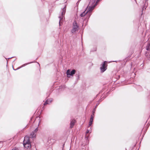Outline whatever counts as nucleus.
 <instances>
[{
    "label": "nucleus",
    "instance_id": "obj_1",
    "mask_svg": "<svg viewBox=\"0 0 150 150\" xmlns=\"http://www.w3.org/2000/svg\"><path fill=\"white\" fill-rule=\"evenodd\" d=\"M95 6V4L92 2H90L86 10L80 14V16L81 17L85 16L86 18L88 19L91 15V12Z\"/></svg>",
    "mask_w": 150,
    "mask_h": 150
},
{
    "label": "nucleus",
    "instance_id": "obj_2",
    "mask_svg": "<svg viewBox=\"0 0 150 150\" xmlns=\"http://www.w3.org/2000/svg\"><path fill=\"white\" fill-rule=\"evenodd\" d=\"M23 146L26 149H30L31 147L30 140L28 137L25 136L23 141Z\"/></svg>",
    "mask_w": 150,
    "mask_h": 150
},
{
    "label": "nucleus",
    "instance_id": "obj_3",
    "mask_svg": "<svg viewBox=\"0 0 150 150\" xmlns=\"http://www.w3.org/2000/svg\"><path fill=\"white\" fill-rule=\"evenodd\" d=\"M66 6L62 9V11L61 13V15L59 17V25H61V23L64 21V15L66 12Z\"/></svg>",
    "mask_w": 150,
    "mask_h": 150
},
{
    "label": "nucleus",
    "instance_id": "obj_4",
    "mask_svg": "<svg viewBox=\"0 0 150 150\" xmlns=\"http://www.w3.org/2000/svg\"><path fill=\"white\" fill-rule=\"evenodd\" d=\"M108 63L107 61H105L103 62L101 64V67L100 68L101 72L103 73L107 69Z\"/></svg>",
    "mask_w": 150,
    "mask_h": 150
},
{
    "label": "nucleus",
    "instance_id": "obj_5",
    "mask_svg": "<svg viewBox=\"0 0 150 150\" xmlns=\"http://www.w3.org/2000/svg\"><path fill=\"white\" fill-rule=\"evenodd\" d=\"M79 27L76 21H75L73 23V28L71 30V32L72 33H75L76 31L79 30Z\"/></svg>",
    "mask_w": 150,
    "mask_h": 150
},
{
    "label": "nucleus",
    "instance_id": "obj_6",
    "mask_svg": "<svg viewBox=\"0 0 150 150\" xmlns=\"http://www.w3.org/2000/svg\"><path fill=\"white\" fill-rule=\"evenodd\" d=\"M76 70L75 69H72L71 70V69H69L67 71V75L68 77H70V76H73L75 74L76 72Z\"/></svg>",
    "mask_w": 150,
    "mask_h": 150
},
{
    "label": "nucleus",
    "instance_id": "obj_7",
    "mask_svg": "<svg viewBox=\"0 0 150 150\" xmlns=\"http://www.w3.org/2000/svg\"><path fill=\"white\" fill-rule=\"evenodd\" d=\"M37 58H36V59H33V61L31 62H28V63H27L25 64H23V65H22L21 66L18 67V68H17L16 69H14V68H13V69L14 70H18V69H19L22 68L23 67H25V66L26 65H27L28 64H31L32 63H34V62H36L35 61V60H36L37 59Z\"/></svg>",
    "mask_w": 150,
    "mask_h": 150
},
{
    "label": "nucleus",
    "instance_id": "obj_8",
    "mask_svg": "<svg viewBox=\"0 0 150 150\" xmlns=\"http://www.w3.org/2000/svg\"><path fill=\"white\" fill-rule=\"evenodd\" d=\"M76 122V120L74 119H73L71 121L70 124V127L72 128Z\"/></svg>",
    "mask_w": 150,
    "mask_h": 150
},
{
    "label": "nucleus",
    "instance_id": "obj_9",
    "mask_svg": "<svg viewBox=\"0 0 150 150\" xmlns=\"http://www.w3.org/2000/svg\"><path fill=\"white\" fill-rule=\"evenodd\" d=\"M52 99L50 98L49 99H48L47 100L45 103H44V105H45L47 104H49V103H51L52 101Z\"/></svg>",
    "mask_w": 150,
    "mask_h": 150
},
{
    "label": "nucleus",
    "instance_id": "obj_10",
    "mask_svg": "<svg viewBox=\"0 0 150 150\" xmlns=\"http://www.w3.org/2000/svg\"><path fill=\"white\" fill-rule=\"evenodd\" d=\"M93 115H91L90 121L89 122V126H90L91 125L93 120Z\"/></svg>",
    "mask_w": 150,
    "mask_h": 150
},
{
    "label": "nucleus",
    "instance_id": "obj_11",
    "mask_svg": "<svg viewBox=\"0 0 150 150\" xmlns=\"http://www.w3.org/2000/svg\"><path fill=\"white\" fill-rule=\"evenodd\" d=\"M36 134L33 131L30 135V138H33L35 137Z\"/></svg>",
    "mask_w": 150,
    "mask_h": 150
},
{
    "label": "nucleus",
    "instance_id": "obj_12",
    "mask_svg": "<svg viewBox=\"0 0 150 150\" xmlns=\"http://www.w3.org/2000/svg\"><path fill=\"white\" fill-rule=\"evenodd\" d=\"M99 0H92L90 2H92L93 3L95 4L96 6Z\"/></svg>",
    "mask_w": 150,
    "mask_h": 150
},
{
    "label": "nucleus",
    "instance_id": "obj_13",
    "mask_svg": "<svg viewBox=\"0 0 150 150\" xmlns=\"http://www.w3.org/2000/svg\"><path fill=\"white\" fill-rule=\"evenodd\" d=\"M146 49L147 51L150 50V43H148L146 47Z\"/></svg>",
    "mask_w": 150,
    "mask_h": 150
},
{
    "label": "nucleus",
    "instance_id": "obj_14",
    "mask_svg": "<svg viewBox=\"0 0 150 150\" xmlns=\"http://www.w3.org/2000/svg\"><path fill=\"white\" fill-rule=\"evenodd\" d=\"M121 61V60H112L110 61L109 62V63L112 62H120Z\"/></svg>",
    "mask_w": 150,
    "mask_h": 150
},
{
    "label": "nucleus",
    "instance_id": "obj_15",
    "mask_svg": "<svg viewBox=\"0 0 150 150\" xmlns=\"http://www.w3.org/2000/svg\"><path fill=\"white\" fill-rule=\"evenodd\" d=\"M104 98L103 99H102V98L101 99H100V100L98 101V102L96 103L95 106V108H96L97 106L99 104V102H101L102 100H103Z\"/></svg>",
    "mask_w": 150,
    "mask_h": 150
},
{
    "label": "nucleus",
    "instance_id": "obj_16",
    "mask_svg": "<svg viewBox=\"0 0 150 150\" xmlns=\"http://www.w3.org/2000/svg\"><path fill=\"white\" fill-rule=\"evenodd\" d=\"M38 127H37L33 131V132H34L35 133H36L38 131Z\"/></svg>",
    "mask_w": 150,
    "mask_h": 150
},
{
    "label": "nucleus",
    "instance_id": "obj_17",
    "mask_svg": "<svg viewBox=\"0 0 150 150\" xmlns=\"http://www.w3.org/2000/svg\"><path fill=\"white\" fill-rule=\"evenodd\" d=\"M11 57L10 58H5V59L6 60H7V64L8 63V61L7 60V59H11V58H13V57Z\"/></svg>",
    "mask_w": 150,
    "mask_h": 150
},
{
    "label": "nucleus",
    "instance_id": "obj_18",
    "mask_svg": "<svg viewBox=\"0 0 150 150\" xmlns=\"http://www.w3.org/2000/svg\"><path fill=\"white\" fill-rule=\"evenodd\" d=\"M11 150H19V149L17 148H15Z\"/></svg>",
    "mask_w": 150,
    "mask_h": 150
},
{
    "label": "nucleus",
    "instance_id": "obj_19",
    "mask_svg": "<svg viewBox=\"0 0 150 150\" xmlns=\"http://www.w3.org/2000/svg\"><path fill=\"white\" fill-rule=\"evenodd\" d=\"M96 108H94L93 110L92 111V113H95V109H96Z\"/></svg>",
    "mask_w": 150,
    "mask_h": 150
},
{
    "label": "nucleus",
    "instance_id": "obj_20",
    "mask_svg": "<svg viewBox=\"0 0 150 150\" xmlns=\"http://www.w3.org/2000/svg\"><path fill=\"white\" fill-rule=\"evenodd\" d=\"M89 132V131L88 129L86 131V134L88 133Z\"/></svg>",
    "mask_w": 150,
    "mask_h": 150
},
{
    "label": "nucleus",
    "instance_id": "obj_21",
    "mask_svg": "<svg viewBox=\"0 0 150 150\" xmlns=\"http://www.w3.org/2000/svg\"><path fill=\"white\" fill-rule=\"evenodd\" d=\"M91 115H93L94 117V113H92V114Z\"/></svg>",
    "mask_w": 150,
    "mask_h": 150
},
{
    "label": "nucleus",
    "instance_id": "obj_22",
    "mask_svg": "<svg viewBox=\"0 0 150 150\" xmlns=\"http://www.w3.org/2000/svg\"><path fill=\"white\" fill-rule=\"evenodd\" d=\"M36 62L37 63L39 64V66H40V64H39V63L38 62Z\"/></svg>",
    "mask_w": 150,
    "mask_h": 150
},
{
    "label": "nucleus",
    "instance_id": "obj_23",
    "mask_svg": "<svg viewBox=\"0 0 150 150\" xmlns=\"http://www.w3.org/2000/svg\"><path fill=\"white\" fill-rule=\"evenodd\" d=\"M96 48H95L94 51H96Z\"/></svg>",
    "mask_w": 150,
    "mask_h": 150
},
{
    "label": "nucleus",
    "instance_id": "obj_24",
    "mask_svg": "<svg viewBox=\"0 0 150 150\" xmlns=\"http://www.w3.org/2000/svg\"><path fill=\"white\" fill-rule=\"evenodd\" d=\"M16 60V59H15L14 60H13V62H14L15 60Z\"/></svg>",
    "mask_w": 150,
    "mask_h": 150
},
{
    "label": "nucleus",
    "instance_id": "obj_25",
    "mask_svg": "<svg viewBox=\"0 0 150 150\" xmlns=\"http://www.w3.org/2000/svg\"><path fill=\"white\" fill-rule=\"evenodd\" d=\"M2 142V141H0V143L1 142Z\"/></svg>",
    "mask_w": 150,
    "mask_h": 150
},
{
    "label": "nucleus",
    "instance_id": "obj_26",
    "mask_svg": "<svg viewBox=\"0 0 150 150\" xmlns=\"http://www.w3.org/2000/svg\"><path fill=\"white\" fill-rule=\"evenodd\" d=\"M148 0H146V1H148Z\"/></svg>",
    "mask_w": 150,
    "mask_h": 150
}]
</instances>
